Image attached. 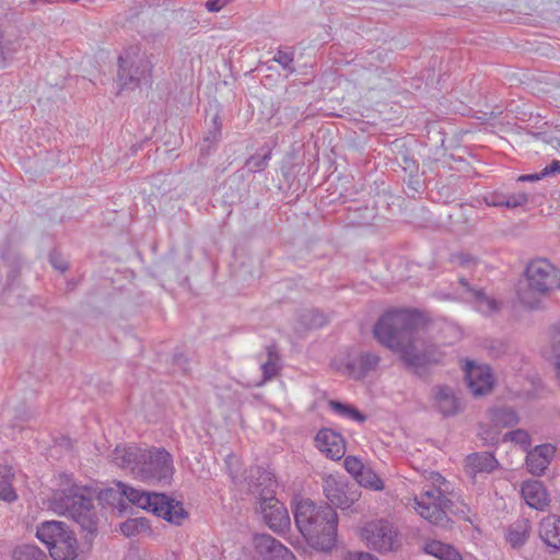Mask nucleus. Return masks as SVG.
Segmentation results:
<instances>
[{"mask_svg":"<svg viewBox=\"0 0 560 560\" xmlns=\"http://www.w3.org/2000/svg\"><path fill=\"white\" fill-rule=\"evenodd\" d=\"M301 322L308 328H319L327 323V318L325 314L318 310H307L302 313Z\"/></svg>","mask_w":560,"mask_h":560,"instance_id":"nucleus-32","label":"nucleus"},{"mask_svg":"<svg viewBox=\"0 0 560 560\" xmlns=\"http://www.w3.org/2000/svg\"><path fill=\"white\" fill-rule=\"evenodd\" d=\"M219 119H220V118H219V115H214V117L212 118V126L221 125V124L219 122Z\"/></svg>","mask_w":560,"mask_h":560,"instance_id":"nucleus-54","label":"nucleus"},{"mask_svg":"<svg viewBox=\"0 0 560 560\" xmlns=\"http://www.w3.org/2000/svg\"><path fill=\"white\" fill-rule=\"evenodd\" d=\"M483 201L490 207L506 208V194L502 191H490L483 195Z\"/></svg>","mask_w":560,"mask_h":560,"instance_id":"nucleus-39","label":"nucleus"},{"mask_svg":"<svg viewBox=\"0 0 560 560\" xmlns=\"http://www.w3.org/2000/svg\"><path fill=\"white\" fill-rule=\"evenodd\" d=\"M36 537L47 546L54 560H75L79 544L73 530L61 521H45L36 528Z\"/></svg>","mask_w":560,"mask_h":560,"instance_id":"nucleus-7","label":"nucleus"},{"mask_svg":"<svg viewBox=\"0 0 560 560\" xmlns=\"http://www.w3.org/2000/svg\"><path fill=\"white\" fill-rule=\"evenodd\" d=\"M148 528L149 522L143 517L129 518L120 525L121 533L127 537L136 536Z\"/></svg>","mask_w":560,"mask_h":560,"instance_id":"nucleus-30","label":"nucleus"},{"mask_svg":"<svg viewBox=\"0 0 560 560\" xmlns=\"http://www.w3.org/2000/svg\"><path fill=\"white\" fill-rule=\"evenodd\" d=\"M489 412L490 420L497 428H510L520 422L518 415L511 407H494Z\"/></svg>","mask_w":560,"mask_h":560,"instance_id":"nucleus-25","label":"nucleus"},{"mask_svg":"<svg viewBox=\"0 0 560 560\" xmlns=\"http://www.w3.org/2000/svg\"><path fill=\"white\" fill-rule=\"evenodd\" d=\"M521 494L526 504L537 511H544L549 505V494L544 483L536 479H529L522 483Z\"/></svg>","mask_w":560,"mask_h":560,"instance_id":"nucleus-19","label":"nucleus"},{"mask_svg":"<svg viewBox=\"0 0 560 560\" xmlns=\"http://www.w3.org/2000/svg\"><path fill=\"white\" fill-rule=\"evenodd\" d=\"M380 363V357L373 352H361L355 357L348 355L345 366L346 371L354 380L364 378L374 371Z\"/></svg>","mask_w":560,"mask_h":560,"instance_id":"nucleus-18","label":"nucleus"},{"mask_svg":"<svg viewBox=\"0 0 560 560\" xmlns=\"http://www.w3.org/2000/svg\"><path fill=\"white\" fill-rule=\"evenodd\" d=\"M555 455V447L550 444L536 446L526 456L527 470L534 476L544 474Z\"/></svg>","mask_w":560,"mask_h":560,"instance_id":"nucleus-21","label":"nucleus"},{"mask_svg":"<svg viewBox=\"0 0 560 560\" xmlns=\"http://www.w3.org/2000/svg\"><path fill=\"white\" fill-rule=\"evenodd\" d=\"M253 546L262 560H295L293 552L269 534H256Z\"/></svg>","mask_w":560,"mask_h":560,"instance_id":"nucleus-12","label":"nucleus"},{"mask_svg":"<svg viewBox=\"0 0 560 560\" xmlns=\"http://www.w3.org/2000/svg\"><path fill=\"white\" fill-rule=\"evenodd\" d=\"M529 133H530L534 138H536V139H541V140H544V141H546V142H549V141L547 140V138H546V133H545V132H541V131H540V132H533V131H530Z\"/></svg>","mask_w":560,"mask_h":560,"instance_id":"nucleus-53","label":"nucleus"},{"mask_svg":"<svg viewBox=\"0 0 560 560\" xmlns=\"http://www.w3.org/2000/svg\"><path fill=\"white\" fill-rule=\"evenodd\" d=\"M453 505V501L442 492L441 498L434 504H429L425 501H419L415 509L421 517L429 521L431 524L446 528L451 523L447 512L455 513L452 509Z\"/></svg>","mask_w":560,"mask_h":560,"instance_id":"nucleus-11","label":"nucleus"},{"mask_svg":"<svg viewBox=\"0 0 560 560\" xmlns=\"http://www.w3.org/2000/svg\"><path fill=\"white\" fill-rule=\"evenodd\" d=\"M466 467L475 477L477 474H491L500 467V464L493 453L481 452L469 454L466 457Z\"/></svg>","mask_w":560,"mask_h":560,"instance_id":"nucleus-22","label":"nucleus"},{"mask_svg":"<svg viewBox=\"0 0 560 560\" xmlns=\"http://www.w3.org/2000/svg\"><path fill=\"white\" fill-rule=\"evenodd\" d=\"M220 137H221V125H215L209 129V131L205 136L203 140L206 142L214 143V142L219 141Z\"/></svg>","mask_w":560,"mask_h":560,"instance_id":"nucleus-46","label":"nucleus"},{"mask_svg":"<svg viewBox=\"0 0 560 560\" xmlns=\"http://www.w3.org/2000/svg\"><path fill=\"white\" fill-rule=\"evenodd\" d=\"M452 548L453 547L451 545L441 542L439 540H431L424 545L423 550L425 553L431 555L439 560H444L445 556L448 553V551H451Z\"/></svg>","mask_w":560,"mask_h":560,"instance_id":"nucleus-34","label":"nucleus"},{"mask_svg":"<svg viewBox=\"0 0 560 560\" xmlns=\"http://www.w3.org/2000/svg\"><path fill=\"white\" fill-rule=\"evenodd\" d=\"M352 482L358 483L360 488L364 487L376 491L384 488L382 479L371 468L368 467H364L361 474H359V477Z\"/></svg>","mask_w":560,"mask_h":560,"instance_id":"nucleus-29","label":"nucleus"},{"mask_svg":"<svg viewBox=\"0 0 560 560\" xmlns=\"http://www.w3.org/2000/svg\"><path fill=\"white\" fill-rule=\"evenodd\" d=\"M247 491L253 494L258 503L276 498L278 487L275 475L260 466L250 467L245 477Z\"/></svg>","mask_w":560,"mask_h":560,"instance_id":"nucleus-10","label":"nucleus"},{"mask_svg":"<svg viewBox=\"0 0 560 560\" xmlns=\"http://www.w3.org/2000/svg\"><path fill=\"white\" fill-rule=\"evenodd\" d=\"M422 324L419 312L394 310L380 317L373 334L383 346L399 354L409 373L429 382L431 368L442 361L443 352L433 343H420L416 334Z\"/></svg>","mask_w":560,"mask_h":560,"instance_id":"nucleus-1","label":"nucleus"},{"mask_svg":"<svg viewBox=\"0 0 560 560\" xmlns=\"http://www.w3.org/2000/svg\"><path fill=\"white\" fill-rule=\"evenodd\" d=\"M345 469L353 476L354 480L364 468L362 462L354 456H347L343 462Z\"/></svg>","mask_w":560,"mask_h":560,"instance_id":"nucleus-40","label":"nucleus"},{"mask_svg":"<svg viewBox=\"0 0 560 560\" xmlns=\"http://www.w3.org/2000/svg\"><path fill=\"white\" fill-rule=\"evenodd\" d=\"M444 560H462L459 552L453 547L445 556Z\"/></svg>","mask_w":560,"mask_h":560,"instance_id":"nucleus-52","label":"nucleus"},{"mask_svg":"<svg viewBox=\"0 0 560 560\" xmlns=\"http://www.w3.org/2000/svg\"><path fill=\"white\" fill-rule=\"evenodd\" d=\"M173 363L175 365H178L184 372H187V363H188V360L187 358L183 354V353H175L173 355Z\"/></svg>","mask_w":560,"mask_h":560,"instance_id":"nucleus-48","label":"nucleus"},{"mask_svg":"<svg viewBox=\"0 0 560 560\" xmlns=\"http://www.w3.org/2000/svg\"><path fill=\"white\" fill-rule=\"evenodd\" d=\"M14 477L12 467L8 465L0 466V500L11 503L18 499V494L12 486Z\"/></svg>","mask_w":560,"mask_h":560,"instance_id":"nucleus-26","label":"nucleus"},{"mask_svg":"<svg viewBox=\"0 0 560 560\" xmlns=\"http://www.w3.org/2000/svg\"><path fill=\"white\" fill-rule=\"evenodd\" d=\"M151 62L139 57L133 49L126 50L118 58V81L121 89L139 86L141 83L151 84Z\"/></svg>","mask_w":560,"mask_h":560,"instance_id":"nucleus-8","label":"nucleus"},{"mask_svg":"<svg viewBox=\"0 0 560 560\" xmlns=\"http://www.w3.org/2000/svg\"><path fill=\"white\" fill-rule=\"evenodd\" d=\"M258 510L266 525L275 533H283L290 527L288 510L277 498L260 502Z\"/></svg>","mask_w":560,"mask_h":560,"instance_id":"nucleus-13","label":"nucleus"},{"mask_svg":"<svg viewBox=\"0 0 560 560\" xmlns=\"http://www.w3.org/2000/svg\"><path fill=\"white\" fill-rule=\"evenodd\" d=\"M396 533L393 526L386 521H380L365 528V539L368 545L380 552L393 550Z\"/></svg>","mask_w":560,"mask_h":560,"instance_id":"nucleus-14","label":"nucleus"},{"mask_svg":"<svg viewBox=\"0 0 560 560\" xmlns=\"http://www.w3.org/2000/svg\"><path fill=\"white\" fill-rule=\"evenodd\" d=\"M433 408L443 417H454L462 411L459 398L453 387L448 385H435L431 389Z\"/></svg>","mask_w":560,"mask_h":560,"instance_id":"nucleus-16","label":"nucleus"},{"mask_svg":"<svg viewBox=\"0 0 560 560\" xmlns=\"http://www.w3.org/2000/svg\"><path fill=\"white\" fill-rule=\"evenodd\" d=\"M14 54L12 42L5 39L0 32V69H4L13 60Z\"/></svg>","mask_w":560,"mask_h":560,"instance_id":"nucleus-33","label":"nucleus"},{"mask_svg":"<svg viewBox=\"0 0 560 560\" xmlns=\"http://www.w3.org/2000/svg\"><path fill=\"white\" fill-rule=\"evenodd\" d=\"M19 560H46V555L34 545H24L16 550Z\"/></svg>","mask_w":560,"mask_h":560,"instance_id":"nucleus-35","label":"nucleus"},{"mask_svg":"<svg viewBox=\"0 0 560 560\" xmlns=\"http://www.w3.org/2000/svg\"><path fill=\"white\" fill-rule=\"evenodd\" d=\"M528 202V195L520 191L515 194H506V208L514 209L522 207Z\"/></svg>","mask_w":560,"mask_h":560,"instance_id":"nucleus-41","label":"nucleus"},{"mask_svg":"<svg viewBox=\"0 0 560 560\" xmlns=\"http://www.w3.org/2000/svg\"><path fill=\"white\" fill-rule=\"evenodd\" d=\"M431 479L433 481L432 486H435L436 483L439 485L438 487H441V485H446L445 478L439 472H432Z\"/></svg>","mask_w":560,"mask_h":560,"instance_id":"nucleus-51","label":"nucleus"},{"mask_svg":"<svg viewBox=\"0 0 560 560\" xmlns=\"http://www.w3.org/2000/svg\"><path fill=\"white\" fill-rule=\"evenodd\" d=\"M349 560H377V558L368 552H359L351 556Z\"/></svg>","mask_w":560,"mask_h":560,"instance_id":"nucleus-50","label":"nucleus"},{"mask_svg":"<svg viewBox=\"0 0 560 560\" xmlns=\"http://www.w3.org/2000/svg\"><path fill=\"white\" fill-rule=\"evenodd\" d=\"M323 491L327 500L341 510L352 506L361 497L360 486L341 478L328 476L324 479Z\"/></svg>","mask_w":560,"mask_h":560,"instance_id":"nucleus-9","label":"nucleus"},{"mask_svg":"<svg viewBox=\"0 0 560 560\" xmlns=\"http://www.w3.org/2000/svg\"><path fill=\"white\" fill-rule=\"evenodd\" d=\"M472 258L470 256H465V258H463L462 262L463 264H468Z\"/></svg>","mask_w":560,"mask_h":560,"instance_id":"nucleus-55","label":"nucleus"},{"mask_svg":"<svg viewBox=\"0 0 560 560\" xmlns=\"http://www.w3.org/2000/svg\"><path fill=\"white\" fill-rule=\"evenodd\" d=\"M328 406L336 413L352 419L359 423H363L366 420V416L352 405L345 404L338 400H329Z\"/></svg>","mask_w":560,"mask_h":560,"instance_id":"nucleus-27","label":"nucleus"},{"mask_svg":"<svg viewBox=\"0 0 560 560\" xmlns=\"http://www.w3.org/2000/svg\"><path fill=\"white\" fill-rule=\"evenodd\" d=\"M447 488L442 489L441 487L429 486L427 489H423L420 498L415 499V503L417 504L419 501H425L429 504H434L441 498L442 492H445Z\"/></svg>","mask_w":560,"mask_h":560,"instance_id":"nucleus-37","label":"nucleus"},{"mask_svg":"<svg viewBox=\"0 0 560 560\" xmlns=\"http://www.w3.org/2000/svg\"><path fill=\"white\" fill-rule=\"evenodd\" d=\"M271 159V152L268 151L264 155H252L249 156L245 165L248 167L250 172H261L268 166V162Z\"/></svg>","mask_w":560,"mask_h":560,"instance_id":"nucleus-36","label":"nucleus"},{"mask_svg":"<svg viewBox=\"0 0 560 560\" xmlns=\"http://www.w3.org/2000/svg\"><path fill=\"white\" fill-rule=\"evenodd\" d=\"M542 179V176H540V172L533 173V174H525L517 177V182H537Z\"/></svg>","mask_w":560,"mask_h":560,"instance_id":"nucleus-49","label":"nucleus"},{"mask_svg":"<svg viewBox=\"0 0 560 560\" xmlns=\"http://www.w3.org/2000/svg\"><path fill=\"white\" fill-rule=\"evenodd\" d=\"M532 532V525L529 520L520 518L510 525L506 533V540L512 548H521L527 541Z\"/></svg>","mask_w":560,"mask_h":560,"instance_id":"nucleus-24","label":"nucleus"},{"mask_svg":"<svg viewBox=\"0 0 560 560\" xmlns=\"http://www.w3.org/2000/svg\"><path fill=\"white\" fill-rule=\"evenodd\" d=\"M226 3L228 0H207L205 7L209 12H219Z\"/></svg>","mask_w":560,"mask_h":560,"instance_id":"nucleus-47","label":"nucleus"},{"mask_svg":"<svg viewBox=\"0 0 560 560\" xmlns=\"http://www.w3.org/2000/svg\"><path fill=\"white\" fill-rule=\"evenodd\" d=\"M267 361L261 364L262 381L260 384L273 378L279 371V357L275 347H267Z\"/></svg>","mask_w":560,"mask_h":560,"instance_id":"nucleus-28","label":"nucleus"},{"mask_svg":"<svg viewBox=\"0 0 560 560\" xmlns=\"http://www.w3.org/2000/svg\"><path fill=\"white\" fill-rule=\"evenodd\" d=\"M503 440L504 441L509 440V441L515 442L516 444H520L522 446H528L530 444L529 434L525 430H522V429L513 430V431L505 433Z\"/></svg>","mask_w":560,"mask_h":560,"instance_id":"nucleus-38","label":"nucleus"},{"mask_svg":"<svg viewBox=\"0 0 560 560\" xmlns=\"http://www.w3.org/2000/svg\"><path fill=\"white\" fill-rule=\"evenodd\" d=\"M466 380L469 389L475 396L485 395L491 390L493 385L492 375L489 371L470 365L466 373Z\"/></svg>","mask_w":560,"mask_h":560,"instance_id":"nucleus-23","label":"nucleus"},{"mask_svg":"<svg viewBox=\"0 0 560 560\" xmlns=\"http://www.w3.org/2000/svg\"><path fill=\"white\" fill-rule=\"evenodd\" d=\"M293 515L299 532L313 548L332 549L337 538L338 515L331 505H317L310 499L301 500Z\"/></svg>","mask_w":560,"mask_h":560,"instance_id":"nucleus-3","label":"nucleus"},{"mask_svg":"<svg viewBox=\"0 0 560 560\" xmlns=\"http://www.w3.org/2000/svg\"><path fill=\"white\" fill-rule=\"evenodd\" d=\"M118 487L121 490L120 493L132 505L151 512L171 524L182 525L188 517V512L183 503L170 498L165 493L143 491L121 482L118 483Z\"/></svg>","mask_w":560,"mask_h":560,"instance_id":"nucleus-6","label":"nucleus"},{"mask_svg":"<svg viewBox=\"0 0 560 560\" xmlns=\"http://www.w3.org/2000/svg\"><path fill=\"white\" fill-rule=\"evenodd\" d=\"M315 444L326 457L332 460L341 459L345 456L346 441L340 433L331 429H320L315 436Z\"/></svg>","mask_w":560,"mask_h":560,"instance_id":"nucleus-15","label":"nucleus"},{"mask_svg":"<svg viewBox=\"0 0 560 560\" xmlns=\"http://www.w3.org/2000/svg\"><path fill=\"white\" fill-rule=\"evenodd\" d=\"M400 166L410 176H415L418 174V170H419L418 162L413 158H411L407 154L402 155Z\"/></svg>","mask_w":560,"mask_h":560,"instance_id":"nucleus-43","label":"nucleus"},{"mask_svg":"<svg viewBox=\"0 0 560 560\" xmlns=\"http://www.w3.org/2000/svg\"><path fill=\"white\" fill-rule=\"evenodd\" d=\"M51 508L78 523L86 536L97 534L98 513L93 498L85 488L73 485L66 489L56 490L51 498Z\"/></svg>","mask_w":560,"mask_h":560,"instance_id":"nucleus-4","label":"nucleus"},{"mask_svg":"<svg viewBox=\"0 0 560 560\" xmlns=\"http://www.w3.org/2000/svg\"><path fill=\"white\" fill-rule=\"evenodd\" d=\"M479 438L489 445H497L499 443V431L491 428L481 427L478 433Z\"/></svg>","mask_w":560,"mask_h":560,"instance_id":"nucleus-42","label":"nucleus"},{"mask_svg":"<svg viewBox=\"0 0 560 560\" xmlns=\"http://www.w3.org/2000/svg\"><path fill=\"white\" fill-rule=\"evenodd\" d=\"M458 283L464 290L465 299L475 304L478 312L492 315L501 308V303L486 294L482 289L472 288L466 278H459Z\"/></svg>","mask_w":560,"mask_h":560,"instance_id":"nucleus-17","label":"nucleus"},{"mask_svg":"<svg viewBox=\"0 0 560 560\" xmlns=\"http://www.w3.org/2000/svg\"><path fill=\"white\" fill-rule=\"evenodd\" d=\"M50 264L52 267L61 272L68 269V262L57 253H51L49 256Z\"/></svg>","mask_w":560,"mask_h":560,"instance_id":"nucleus-44","label":"nucleus"},{"mask_svg":"<svg viewBox=\"0 0 560 560\" xmlns=\"http://www.w3.org/2000/svg\"><path fill=\"white\" fill-rule=\"evenodd\" d=\"M538 536L550 552L560 551V516L544 517L538 524Z\"/></svg>","mask_w":560,"mask_h":560,"instance_id":"nucleus-20","label":"nucleus"},{"mask_svg":"<svg viewBox=\"0 0 560 560\" xmlns=\"http://www.w3.org/2000/svg\"><path fill=\"white\" fill-rule=\"evenodd\" d=\"M558 173H560V161L552 160L550 164L546 165L540 171V176H542V178H545V177H548L550 175H555Z\"/></svg>","mask_w":560,"mask_h":560,"instance_id":"nucleus-45","label":"nucleus"},{"mask_svg":"<svg viewBox=\"0 0 560 560\" xmlns=\"http://www.w3.org/2000/svg\"><path fill=\"white\" fill-rule=\"evenodd\" d=\"M558 375L560 377V361L557 363Z\"/></svg>","mask_w":560,"mask_h":560,"instance_id":"nucleus-56","label":"nucleus"},{"mask_svg":"<svg viewBox=\"0 0 560 560\" xmlns=\"http://www.w3.org/2000/svg\"><path fill=\"white\" fill-rule=\"evenodd\" d=\"M272 60L278 62L289 73L295 72L294 51L291 48L280 47L273 56Z\"/></svg>","mask_w":560,"mask_h":560,"instance_id":"nucleus-31","label":"nucleus"},{"mask_svg":"<svg viewBox=\"0 0 560 560\" xmlns=\"http://www.w3.org/2000/svg\"><path fill=\"white\" fill-rule=\"evenodd\" d=\"M113 462L124 469H129L140 480L152 485H170L174 475L173 458L165 448L117 446Z\"/></svg>","mask_w":560,"mask_h":560,"instance_id":"nucleus-2","label":"nucleus"},{"mask_svg":"<svg viewBox=\"0 0 560 560\" xmlns=\"http://www.w3.org/2000/svg\"><path fill=\"white\" fill-rule=\"evenodd\" d=\"M560 288V269L547 259L532 260L525 269V282L517 288V298L528 308L539 306V296Z\"/></svg>","mask_w":560,"mask_h":560,"instance_id":"nucleus-5","label":"nucleus"}]
</instances>
